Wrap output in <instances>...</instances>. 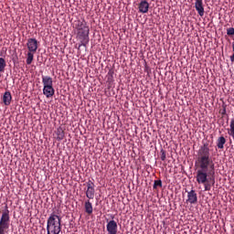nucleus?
<instances>
[{"mask_svg":"<svg viewBox=\"0 0 234 234\" xmlns=\"http://www.w3.org/2000/svg\"><path fill=\"white\" fill-rule=\"evenodd\" d=\"M42 83L44 87H53L54 83L50 76H42Z\"/></svg>","mask_w":234,"mask_h":234,"instance_id":"obj_12","label":"nucleus"},{"mask_svg":"<svg viewBox=\"0 0 234 234\" xmlns=\"http://www.w3.org/2000/svg\"><path fill=\"white\" fill-rule=\"evenodd\" d=\"M166 154L165 150H161V160L162 162H165Z\"/></svg>","mask_w":234,"mask_h":234,"instance_id":"obj_21","label":"nucleus"},{"mask_svg":"<svg viewBox=\"0 0 234 234\" xmlns=\"http://www.w3.org/2000/svg\"><path fill=\"white\" fill-rule=\"evenodd\" d=\"M63 138H65V131H63L62 128H58L57 130V140H58V142H61Z\"/></svg>","mask_w":234,"mask_h":234,"instance_id":"obj_16","label":"nucleus"},{"mask_svg":"<svg viewBox=\"0 0 234 234\" xmlns=\"http://www.w3.org/2000/svg\"><path fill=\"white\" fill-rule=\"evenodd\" d=\"M0 234H5V230H0Z\"/></svg>","mask_w":234,"mask_h":234,"instance_id":"obj_24","label":"nucleus"},{"mask_svg":"<svg viewBox=\"0 0 234 234\" xmlns=\"http://www.w3.org/2000/svg\"><path fill=\"white\" fill-rule=\"evenodd\" d=\"M139 12L141 14H147V12H149V2H147V0H142L140 2Z\"/></svg>","mask_w":234,"mask_h":234,"instance_id":"obj_11","label":"nucleus"},{"mask_svg":"<svg viewBox=\"0 0 234 234\" xmlns=\"http://www.w3.org/2000/svg\"><path fill=\"white\" fill-rule=\"evenodd\" d=\"M153 187L154 189H156L157 187H162V180H154Z\"/></svg>","mask_w":234,"mask_h":234,"instance_id":"obj_19","label":"nucleus"},{"mask_svg":"<svg viewBox=\"0 0 234 234\" xmlns=\"http://www.w3.org/2000/svg\"><path fill=\"white\" fill-rule=\"evenodd\" d=\"M186 202H188V204H197V202H198V197L197 196V192H195V190H191L187 193Z\"/></svg>","mask_w":234,"mask_h":234,"instance_id":"obj_10","label":"nucleus"},{"mask_svg":"<svg viewBox=\"0 0 234 234\" xmlns=\"http://www.w3.org/2000/svg\"><path fill=\"white\" fill-rule=\"evenodd\" d=\"M43 94L46 98H52L54 94H56V90H54V86H44Z\"/></svg>","mask_w":234,"mask_h":234,"instance_id":"obj_9","label":"nucleus"},{"mask_svg":"<svg viewBox=\"0 0 234 234\" xmlns=\"http://www.w3.org/2000/svg\"><path fill=\"white\" fill-rule=\"evenodd\" d=\"M73 28L77 30V37L80 41L79 47H87L90 38L89 34H90V28L85 20H75L73 23Z\"/></svg>","mask_w":234,"mask_h":234,"instance_id":"obj_2","label":"nucleus"},{"mask_svg":"<svg viewBox=\"0 0 234 234\" xmlns=\"http://www.w3.org/2000/svg\"><path fill=\"white\" fill-rule=\"evenodd\" d=\"M32 61H34V52L28 51L27 58V65H32Z\"/></svg>","mask_w":234,"mask_h":234,"instance_id":"obj_17","label":"nucleus"},{"mask_svg":"<svg viewBox=\"0 0 234 234\" xmlns=\"http://www.w3.org/2000/svg\"><path fill=\"white\" fill-rule=\"evenodd\" d=\"M227 36H234V27H229L227 29Z\"/></svg>","mask_w":234,"mask_h":234,"instance_id":"obj_20","label":"nucleus"},{"mask_svg":"<svg viewBox=\"0 0 234 234\" xmlns=\"http://www.w3.org/2000/svg\"><path fill=\"white\" fill-rule=\"evenodd\" d=\"M232 51L233 54L230 56V61L234 63V41L232 42Z\"/></svg>","mask_w":234,"mask_h":234,"instance_id":"obj_22","label":"nucleus"},{"mask_svg":"<svg viewBox=\"0 0 234 234\" xmlns=\"http://www.w3.org/2000/svg\"><path fill=\"white\" fill-rule=\"evenodd\" d=\"M5 69H6V60H5L3 58H0V72H5Z\"/></svg>","mask_w":234,"mask_h":234,"instance_id":"obj_18","label":"nucleus"},{"mask_svg":"<svg viewBox=\"0 0 234 234\" xmlns=\"http://www.w3.org/2000/svg\"><path fill=\"white\" fill-rule=\"evenodd\" d=\"M222 116L226 115V107H223V110L221 111Z\"/></svg>","mask_w":234,"mask_h":234,"instance_id":"obj_23","label":"nucleus"},{"mask_svg":"<svg viewBox=\"0 0 234 234\" xmlns=\"http://www.w3.org/2000/svg\"><path fill=\"white\" fill-rule=\"evenodd\" d=\"M106 229L108 231V234H117L118 233V223L114 221L113 219L108 221L106 225Z\"/></svg>","mask_w":234,"mask_h":234,"instance_id":"obj_7","label":"nucleus"},{"mask_svg":"<svg viewBox=\"0 0 234 234\" xmlns=\"http://www.w3.org/2000/svg\"><path fill=\"white\" fill-rule=\"evenodd\" d=\"M196 164L197 184H203L205 191H211V187L215 186V161L211 157L209 144L206 143L200 146Z\"/></svg>","mask_w":234,"mask_h":234,"instance_id":"obj_1","label":"nucleus"},{"mask_svg":"<svg viewBox=\"0 0 234 234\" xmlns=\"http://www.w3.org/2000/svg\"><path fill=\"white\" fill-rule=\"evenodd\" d=\"M225 144H226V137L220 136V137L218 139V142H217V147H218V149H224Z\"/></svg>","mask_w":234,"mask_h":234,"instance_id":"obj_15","label":"nucleus"},{"mask_svg":"<svg viewBox=\"0 0 234 234\" xmlns=\"http://www.w3.org/2000/svg\"><path fill=\"white\" fill-rule=\"evenodd\" d=\"M10 228V211L6 209L0 218V231H6Z\"/></svg>","mask_w":234,"mask_h":234,"instance_id":"obj_4","label":"nucleus"},{"mask_svg":"<svg viewBox=\"0 0 234 234\" xmlns=\"http://www.w3.org/2000/svg\"><path fill=\"white\" fill-rule=\"evenodd\" d=\"M28 52H33L36 54L37 52V39L28 38L27 43Z\"/></svg>","mask_w":234,"mask_h":234,"instance_id":"obj_6","label":"nucleus"},{"mask_svg":"<svg viewBox=\"0 0 234 234\" xmlns=\"http://www.w3.org/2000/svg\"><path fill=\"white\" fill-rule=\"evenodd\" d=\"M195 8L200 17H204V2L202 0H196L195 2Z\"/></svg>","mask_w":234,"mask_h":234,"instance_id":"obj_8","label":"nucleus"},{"mask_svg":"<svg viewBox=\"0 0 234 234\" xmlns=\"http://www.w3.org/2000/svg\"><path fill=\"white\" fill-rule=\"evenodd\" d=\"M112 218L114 219V216H112Z\"/></svg>","mask_w":234,"mask_h":234,"instance_id":"obj_25","label":"nucleus"},{"mask_svg":"<svg viewBox=\"0 0 234 234\" xmlns=\"http://www.w3.org/2000/svg\"><path fill=\"white\" fill-rule=\"evenodd\" d=\"M86 184H87L86 197L90 200H92L94 199V197L96 195V189H94V183L89 180Z\"/></svg>","mask_w":234,"mask_h":234,"instance_id":"obj_5","label":"nucleus"},{"mask_svg":"<svg viewBox=\"0 0 234 234\" xmlns=\"http://www.w3.org/2000/svg\"><path fill=\"white\" fill-rule=\"evenodd\" d=\"M84 209L88 215H92L93 208H92V203L90 202V200L88 199L87 201H85Z\"/></svg>","mask_w":234,"mask_h":234,"instance_id":"obj_14","label":"nucleus"},{"mask_svg":"<svg viewBox=\"0 0 234 234\" xmlns=\"http://www.w3.org/2000/svg\"><path fill=\"white\" fill-rule=\"evenodd\" d=\"M4 104L8 106L12 102V93L10 91H5L3 96Z\"/></svg>","mask_w":234,"mask_h":234,"instance_id":"obj_13","label":"nucleus"},{"mask_svg":"<svg viewBox=\"0 0 234 234\" xmlns=\"http://www.w3.org/2000/svg\"><path fill=\"white\" fill-rule=\"evenodd\" d=\"M48 234H59L61 233V217L51 213L47 220Z\"/></svg>","mask_w":234,"mask_h":234,"instance_id":"obj_3","label":"nucleus"}]
</instances>
